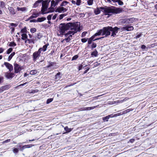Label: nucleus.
Wrapping results in <instances>:
<instances>
[{"instance_id": "f257e3e1", "label": "nucleus", "mask_w": 157, "mask_h": 157, "mask_svg": "<svg viewBox=\"0 0 157 157\" xmlns=\"http://www.w3.org/2000/svg\"><path fill=\"white\" fill-rule=\"evenodd\" d=\"M99 9L103 12L105 15L115 14L119 13L123 11L122 8L117 7L114 6L101 7Z\"/></svg>"}, {"instance_id": "f03ea898", "label": "nucleus", "mask_w": 157, "mask_h": 157, "mask_svg": "<svg viewBox=\"0 0 157 157\" xmlns=\"http://www.w3.org/2000/svg\"><path fill=\"white\" fill-rule=\"evenodd\" d=\"M99 9L103 12L105 15L115 14L119 13L123 11L122 8L117 7L114 6L101 7Z\"/></svg>"}, {"instance_id": "7ed1b4c3", "label": "nucleus", "mask_w": 157, "mask_h": 157, "mask_svg": "<svg viewBox=\"0 0 157 157\" xmlns=\"http://www.w3.org/2000/svg\"><path fill=\"white\" fill-rule=\"evenodd\" d=\"M68 23H70V24L69 25V29H70L71 31H69L67 33L65 34L66 36H68L71 34L73 35L78 31L80 30V27L78 26V24L71 22Z\"/></svg>"}, {"instance_id": "20e7f679", "label": "nucleus", "mask_w": 157, "mask_h": 157, "mask_svg": "<svg viewBox=\"0 0 157 157\" xmlns=\"http://www.w3.org/2000/svg\"><path fill=\"white\" fill-rule=\"evenodd\" d=\"M69 25L70 23L66 24L65 23H61L59 25V28L60 29L59 32L61 34L64 33L65 31L69 29Z\"/></svg>"}, {"instance_id": "39448f33", "label": "nucleus", "mask_w": 157, "mask_h": 157, "mask_svg": "<svg viewBox=\"0 0 157 157\" xmlns=\"http://www.w3.org/2000/svg\"><path fill=\"white\" fill-rule=\"evenodd\" d=\"M101 29L102 31V35H105V37H107L110 35V26L104 27Z\"/></svg>"}, {"instance_id": "423d86ee", "label": "nucleus", "mask_w": 157, "mask_h": 157, "mask_svg": "<svg viewBox=\"0 0 157 157\" xmlns=\"http://www.w3.org/2000/svg\"><path fill=\"white\" fill-rule=\"evenodd\" d=\"M42 6L41 10V13L42 14L48 13V12H45L46 11L48 8V1H44L42 2Z\"/></svg>"}, {"instance_id": "0eeeda50", "label": "nucleus", "mask_w": 157, "mask_h": 157, "mask_svg": "<svg viewBox=\"0 0 157 157\" xmlns=\"http://www.w3.org/2000/svg\"><path fill=\"white\" fill-rule=\"evenodd\" d=\"M58 67L56 65V63L54 62L49 61L48 62V64L46 68H47L54 69L57 68Z\"/></svg>"}, {"instance_id": "6e6552de", "label": "nucleus", "mask_w": 157, "mask_h": 157, "mask_svg": "<svg viewBox=\"0 0 157 157\" xmlns=\"http://www.w3.org/2000/svg\"><path fill=\"white\" fill-rule=\"evenodd\" d=\"M110 31L112 32L111 36L115 37L117 33L119 28L118 27L115 26L113 28L112 26H110Z\"/></svg>"}, {"instance_id": "1a4fd4ad", "label": "nucleus", "mask_w": 157, "mask_h": 157, "mask_svg": "<svg viewBox=\"0 0 157 157\" xmlns=\"http://www.w3.org/2000/svg\"><path fill=\"white\" fill-rule=\"evenodd\" d=\"M41 52L38 50L37 51L34 52L33 55V61H36V60L40 56Z\"/></svg>"}, {"instance_id": "9d476101", "label": "nucleus", "mask_w": 157, "mask_h": 157, "mask_svg": "<svg viewBox=\"0 0 157 157\" xmlns=\"http://www.w3.org/2000/svg\"><path fill=\"white\" fill-rule=\"evenodd\" d=\"M134 28L131 26V24L127 25L124 26H123L121 28L122 30L127 31H132L133 30Z\"/></svg>"}, {"instance_id": "9b49d317", "label": "nucleus", "mask_w": 157, "mask_h": 157, "mask_svg": "<svg viewBox=\"0 0 157 157\" xmlns=\"http://www.w3.org/2000/svg\"><path fill=\"white\" fill-rule=\"evenodd\" d=\"M67 10V9L63 7L59 6L55 10L56 12H58L59 13H64L66 12Z\"/></svg>"}, {"instance_id": "f8f14e48", "label": "nucleus", "mask_w": 157, "mask_h": 157, "mask_svg": "<svg viewBox=\"0 0 157 157\" xmlns=\"http://www.w3.org/2000/svg\"><path fill=\"white\" fill-rule=\"evenodd\" d=\"M96 36H94V34L93 36H91L90 38L88 39V44H91L92 41H94L95 40H99L101 38H104V37H100V38H98L95 39V37Z\"/></svg>"}, {"instance_id": "ddd939ff", "label": "nucleus", "mask_w": 157, "mask_h": 157, "mask_svg": "<svg viewBox=\"0 0 157 157\" xmlns=\"http://www.w3.org/2000/svg\"><path fill=\"white\" fill-rule=\"evenodd\" d=\"M134 20L133 18H129L127 19H124L122 23L124 24H128L132 23Z\"/></svg>"}, {"instance_id": "4468645a", "label": "nucleus", "mask_w": 157, "mask_h": 157, "mask_svg": "<svg viewBox=\"0 0 157 157\" xmlns=\"http://www.w3.org/2000/svg\"><path fill=\"white\" fill-rule=\"evenodd\" d=\"M4 64L6 67L9 69L10 71H11L13 70V66L7 62H5Z\"/></svg>"}, {"instance_id": "2eb2a0df", "label": "nucleus", "mask_w": 157, "mask_h": 157, "mask_svg": "<svg viewBox=\"0 0 157 157\" xmlns=\"http://www.w3.org/2000/svg\"><path fill=\"white\" fill-rule=\"evenodd\" d=\"M14 70L15 73H17L20 71V66L16 63H14Z\"/></svg>"}, {"instance_id": "dca6fc26", "label": "nucleus", "mask_w": 157, "mask_h": 157, "mask_svg": "<svg viewBox=\"0 0 157 157\" xmlns=\"http://www.w3.org/2000/svg\"><path fill=\"white\" fill-rule=\"evenodd\" d=\"M49 45V44L47 43L43 46L42 48H40L38 49L41 52V51L45 52L46 51L48 46Z\"/></svg>"}, {"instance_id": "f3484780", "label": "nucleus", "mask_w": 157, "mask_h": 157, "mask_svg": "<svg viewBox=\"0 0 157 157\" xmlns=\"http://www.w3.org/2000/svg\"><path fill=\"white\" fill-rule=\"evenodd\" d=\"M43 1V0H39L36 1L33 4V7L36 8L39 6H40V3Z\"/></svg>"}, {"instance_id": "a211bd4d", "label": "nucleus", "mask_w": 157, "mask_h": 157, "mask_svg": "<svg viewBox=\"0 0 157 157\" xmlns=\"http://www.w3.org/2000/svg\"><path fill=\"white\" fill-rule=\"evenodd\" d=\"M14 74L11 72H9L6 73L5 75L6 77L9 79L12 78L13 77Z\"/></svg>"}, {"instance_id": "6ab92c4d", "label": "nucleus", "mask_w": 157, "mask_h": 157, "mask_svg": "<svg viewBox=\"0 0 157 157\" xmlns=\"http://www.w3.org/2000/svg\"><path fill=\"white\" fill-rule=\"evenodd\" d=\"M34 145L32 144L25 145L23 146L21 148L20 150H22L26 148H29L32 147Z\"/></svg>"}, {"instance_id": "aec40b11", "label": "nucleus", "mask_w": 157, "mask_h": 157, "mask_svg": "<svg viewBox=\"0 0 157 157\" xmlns=\"http://www.w3.org/2000/svg\"><path fill=\"white\" fill-rule=\"evenodd\" d=\"M35 39H27V40H25V43H27L29 44H31V43H33L34 44L35 43Z\"/></svg>"}, {"instance_id": "412c9836", "label": "nucleus", "mask_w": 157, "mask_h": 157, "mask_svg": "<svg viewBox=\"0 0 157 157\" xmlns=\"http://www.w3.org/2000/svg\"><path fill=\"white\" fill-rule=\"evenodd\" d=\"M43 37V36L40 33H37L36 36L35 37V40H37L38 39H40Z\"/></svg>"}, {"instance_id": "4be33fe9", "label": "nucleus", "mask_w": 157, "mask_h": 157, "mask_svg": "<svg viewBox=\"0 0 157 157\" xmlns=\"http://www.w3.org/2000/svg\"><path fill=\"white\" fill-rule=\"evenodd\" d=\"M64 129L66 132V133H69L71 132L73 129V128H69L67 126L64 128Z\"/></svg>"}, {"instance_id": "5701e85b", "label": "nucleus", "mask_w": 157, "mask_h": 157, "mask_svg": "<svg viewBox=\"0 0 157 157\" xmlns=\"http://www.w3.org/2000/svg\"><path fill=\"white\" fill-rule=\"evenodd\" d=\"M94 13L95 15H98L100 14L101 13V11L99 8L97 7L96 9L94 10Z\"/></svg>"}, {"instance_id": "b1692460", "label": "nucleus", "mask_w": 157, "mask_h": 157, "mask_svg": "<svg viewBox=\"0 0 157 157\" xmlns=\"http://www.w3.org/2000/svg\"><path fill=\"white\" fill-rule=\"evenodd\" d=\"M8 10L10 13V14H14L15 12L13 8L11 7L8 8Z\"/></svg>"}, {"instance_id": "393cba45", "label": "nucleus", "mask_w": 157, "mask_h": 157, "mask_svg": "<svg viewBox=\"0 0 157 157\" xmlns=\"http://www.w3.org/2000/svg\"><path fill=\"white\" fill-rule=\"evenodd\" d=\"M46 20V18L45 17H38L37 19V22H41Z\"/></svg>"}, {"instance_id": "a878e982", "label": "nucleus", "mask_w": 157, "mask_h": 157, "mask_svg": "<svg viewBox=\"0 0 157 157\" xmlns=\"http://www.w3.org/2000/svg\"><path fill=\"white\" fill-rule=\"evenodd\" d=\"M60 73L59 72L56 75H55V79L56 80H59L61 78V76H60Z\"/></svg>"}, {"instance_id": "bb28decb", "label": "nucleus", "mask_w": 157, "mask_h": 157, "mask_svg": "<svg viewBox=\"0 0 157 157\" xmlns=\"http://www.w3.org/2000/svg\"><path fill=\"white\" fill-rule=\"evenodd\" d=\"M68 3L69 2L66 1H64L61 3L60 6L62 7L65 6H66Z\"/></svg>"}, {"instance_id": "cd10ccee", "label": "nucleus", "mask_w": 157, "mask_h": 157, "mask_svg": "<svg viewBox=\"0 0 157 157\" xmlns=\"http://www.w3.org/2000/svg\"><path fill=\"white\" fill-rule=\"evenodd\" d=\"M21 39L23 40H26L27 38V36L26 33H23L21 35Z\"/></svg>"}, {"instance_id": "c85d7f7f", "label": "nucleus", "mask_w": 157, "mask_h": 157, "mask_svg": "<svg viewBox=\"0 0 157 157\" xmlns=\"http://www.w3.org/2000/svg\"><path fill=\"white\" fill-rule=\"evenodd\" d=\"M102 33V31L101 29L99 30L97 33H96L94 34V36H97L100 35Z\"/></svg>"}, {"instance_id": "c756f323", "label": "nucleus", "mask_w": 157, "mask_h": 157, "mask_svg": "<svg viewBox=\"0 0 157 157\" xmlns=\"http://www.w3.org/2000/svg\"><path fill=\"white\" fill-rule=\"evenodd\" d=\"M15 54V52H13L9 56L8 59V61H10L12 58L13 57L14 55Z\"/></svg>"}, {"instance_id": "7c9ffc66", "label": "nucleus", "mask_w": 157, "mask_h": 157, "mask_svg": "<svg viewBox=\"0 0 157 157\" xmlns=\"http://www.w3.org/2000/svg\"><path fill=\"white\" fill-rule=\"evenodd\" d=\"M37 72V71L36 70H31L30 72V74L32 75H34L36 74Z\"/></svg>"}, {"instance_id": "2f4dec72", "label": "nucleus", "mask_w": 157, "mask_h": 157, "mask_svg": "<svg viewBox=\"0 0 157 157\" xmlns=\"http://www.w3.org/2000/svg\"><path fill=\"white\" fill-rule=\"evenodd\" d=\"M91 56H94L95 57H96L98 55V52L97 50H95V51L93 52L91 54Z\"/></svg>"}, {"instance_id": "473e14b6", "label": "nucleus", "mask_w": 157, "mask_h": 157, "mask_svg": "<svg viewBox=\"0 0 157 157\" xmlns=\"http://www.w3.org/2000/svg\"><path fill=\"white\" fill-rule=\"evenodd\" d=\"M27 32V28L26 27H25L23 29H22L20 31L21 33H26Z\"/></svg>"}, {"instance_id": "72a5a7b5", "label": "nucleus", "mask_w": 157, "mask_h": 157, "mask_svg": "<svg viewBox=\"0 0 157 157\" xmlns=\"http://www.w3.org/2000/svg\"><path fill=\"white\" fill-rule=\"evenodd\" d=\"M67 15V14L66 13H63L60 14L59 16V20L62 19L64 17L66 16Z\"/></svg>"}, {"instance_id": "f704fd0d", "label": "nucleus", "mask_w": 157, "mask_h": 157, "mask_svg": "<svg viewBox=\"0 0 157 157\" xmlns=\"http://www.w3.org/2000/svg\"><path fill=\"white\" fill-rule=\"evenodd\" d=\"M133 110V109H127L123 111V114H124L126 113H128L130 111H132Z\"/></svg>"}, {"instance_id": "c9c22d12", "label": "nucleus", "mask_w": 157, "mask_h": 157, "mask_svg": "<svg viewBox=\"0 0 157 157\" xmlns=\"http://www.w3.org/2000/svg\"><path fill=\"white\" fill-rule=\"evenodd\" d=\"M53 100V98H50L48 99L46 101V103L47 104H49L51 102H52Z\"/></svg>"}, {"instance_id": "e433bc0d", "label": "nucleus", "mask_w": 157, "mask_h": 157, "mask_svg": "<svg viewBox=\"0 0 157 157\" xmlns=\"http://www.w3.org/2000/svg\"><path fill=\"white\" fill-rule=\"evenodd\" d=\"M103 120L104 121H108V119H109V117L108 116L105 117H103L102 118Z\"/></svg>"}, {"instance_id": "4c0bfd02", "label": "nucleus", "mask_w": 157, "mask_h": 157, "mask_svg": "<svg viewBox=\"0 0 157 157\" xmlns=\"http://www.w3.org/2000/svg\"><path fill=\"white\" fill-rule=\"evenodd\" d=\"M96 106H94L91 107H86V108H86V110H91V109H94L95 108H96Z\"/></svg>"}, {"instance_id": "58836bf2", "label": "nucleus", "mask_w": 157, "mask_h": 157, "mask_svg": "<svg viewBox=\"0 0 157 157\" xmlns=\"http://www.w3.org/2000/svg\"><path fill=\"white\" fill-rule=\"evenodd\" d=\"M94 0H88L87 1V4L89 5H91L93 3Z\"/></svg>"}, {"instance_id": "ea45409f", "label": "nucleus", "mask_w": 157, "mask_h": 157, "mask_svg": "<svg viewBox=\"0 0 157 157\" xmlns=\"http://www.w3.org/2000/svg\"><path fill=\"white\" fill-rule=\"evenodd\" d=\"M55 1L54 0H52L51 2V6L52 7H54L55 6Z\"/></svg>"}, {"instance_id": "a19ab883", "label": "nucleus", "mask_w": 157, "mask_h": 157, "mask_svg": "<svg viewBox=\"0 0 157 157\" xmlns=\"http://www.w3.org/2000/svg\"><path fill=\"white\" fill-rule=\"evenodd\" d=\"M78 56L77 55H75L73 56L71 59L72 61H73L74 60H76L78 58Z\"/></svg>"}, {"instance_id": "79ce46f5", "label": "nucleus", "mask_w": 157, "mask_h": 157, "mask_svg": "<svg viewBox=\"0 0 157 157\" xmlns=\"http://www.w3.org/2000/svg\"><path fill=\"white\" fill-rule=\"evenodd\" d=\"M36 31V29L34 28H31L30 29V31L31 33H33L35 32Z\"/></svg>"}, {"instance_id": "37998d69", "label": "nucleus", "mask_w": 157, "mask_h": 157, "mask_svg": "<svg viewBox=\"0 0 157 157\" xmlns=\"http://www.w3.org/2000/svg\"><path fill=\"white\" fill-rule=\"evenodd\" d=\"M55 0V6H57L58 5L59 2H60L62 1V0Z\"/></svg>"}, {"instance_id": "c03bdc74", "label": "nucleus", "mask_w": 157, "mask_h": 157, "mask_svg": "<svg viewBox=\"0 0 157 157\" xmlns=\"http://www.w3.org/2000/svg\"><path fill=\"white\" fill-rule=\"evenodd\" d=\"M81 2V0H77L76 2V4L77 6H79L80 5Z\"/></svg>"}, {"instance_id": "a18cd8bd", "label": "nucleus", "mask_w": 157, "mask_h": 157, "mask_svg": "<svg viewBox=\"0 0 157 157\" xmlns=\"http://www.w3.org/2000/svg\"><path fill=\"white\" fill-rule=\"evenodd\" d=\"M13 49L12 48H10L8 49L6 51V53L7 54H9L12 51Z\"/></svg>"}, {"instance_id": "49530a36", "label": "nucleus", "mask_w": 157, "mask_h": 157, "mask_svg": "<svg viewBox=\"0 0 157 157\" xmlns=\"http://www.w3.org/2000/svg\"><path fill=\"white\" fill-rule=\"evenodd\" d=\"M49 9H50V11L48 12H48H54L55 11L54 7H52L51 6L49 8Z\"/></svg>"}, {"instance_id": "de8ad7c7", "label": "nucleus", "mask_w": 157, "mask_h": 157, "mask_svg": "<svg viewBox=\"0 0 157 157\" xmlns=\"http://www.w3.org/2000/svg\"><path fill=\"white\" fill-rule=\"evenodd\" d=\"M117 2H118V4L119 5H123V2L121 0H117Z\"/></svg>"}, {"instance_id": "09e8293b", "label": "nucleus", "mask_w": 157, "mask_h": 157, "mask_svg": "<svg viewBox=\"0 0 157 157\" xmlns=\"http://www.w3.org/2000/svg\"><path fill=\"white\" fill-rule=\"evenodd\" d=\"M5 6V3L4 2L1 1L0 2V6L2 8H3Z\"/></svg>"}, {"instance_id": "8fccbe9b", "label": "nucleus", "mask_w": 157, "mask_h": 157, "mask_svg": "<svg viewBox=\"0 0 157 157\" xmlns=\"http://www.w3.org/2000/svg\"><path fill=\"white\" fill-rule=\"evenodd\" d=\"M13 148V151L14 153H16L18 152L19 150L18 149H17V148Z\"/></svg>"}, {"instance_id": "3c124183", "label": "nucleus", "mask_w": 157, "mask_h": 157, "mask_svg": "<svg viewBox=\"0 0 157 157\" xmlns=\"http://www.w3.org/2000/svg\"><path fill=\"white\" fill-rule=\"evenodd\" d=\"M97 46V44L95 43H93L91 46V48L93 49L95 48H96Z\"/></svg>"}, {"instance_id": "603ef678", "label": "nucleus", "mask_w": 157, "mask_h": 157, "mask_svg": "<svg viewBox=\"0 0 157 157\" xmlns=\"http://www.w3.org/2000/svg\"><path fill=\"white\" fill-rule=\"evenodd\" d=\"M88 39V38H85L82 39L81 41L82 43H85L86 42Z\"/></svg>"}, {"instance_id": "864d4df0", "label": "nucleus", "mask_w": 157, "mask_h": 157, "mask_svg": "<svg viewBox=\"0 0 157 157\" xmlns=\"http://www.w3.org/2000/svg\"><path fill=\"white\" fill-rule=\"evenodd\" d=\"M16 45V44L14 42H11L10 43L9 46H13Z\"/></svg>"}, {"instance_id": "5fc2aeb1", "label": "nucleus", "mask_w": 157, "mask_h": 157, "mask_svg": "<svg viewBox=\"0 0 157 157\" xmlns=\"http://www.w3.org/2000/svg\"><path fill=\"white\" fill-rule=\"evenodd\" d=\"M142 35V34L141 33H140L139 34H138L135 37V38L136 39H137L138 38H139V37H140Z\"/></svg>"}, {"instance_id": "6e6d98bb", "label": "nucleus", "mask_w": 157, "mask_h": 157, "mask_svg": "<svg viewBox=\"0 0 157 157\" xmlns=\"http://www.w3.org/2000/svg\"><path fill=\"white\" fill-rule=\"evenodd\" d=\"M87 32H82V37H84L86 36V34H87Z\"/></svg>"}, {"instance_id": "4d7b16f0", "label": "nucleus", "mask_w": 157, "mask_h": 157, "mask_svg": "<svg viewBox=\"0 0 157 157\" xmlns=\"http://www.w3.org/2000/svg\"><path fill=\"white\" fill-rule=\"evenodd\" d=\"M27 9L25 7L20 8V11H24L26 10Z\"/></svg>"}, {"instance_id": "13d9d810", "label": "nucleus", "mask_w": 157, "mask_h": 157, "mask_svg": "<svg viewBox=\"0 0 157 157\" xmlns=\"http://www.w3.org/2000/svg\"><path fill=\"white\" fill-rule=\"evenodd\" d=\"M65 40L67 42H68L71 40V39L70 37H68L67 38H65Z\"/></svg>"}, {"instance_id": "bf43d9fd", "label": "nucleus", "mask_w": 157, "mask_h": 157, "mask_svg": "<svg viewBox=\"0 0 157 157\" xmlns=\"http://www.w3.org/2000/svg\"><path fill=\"white\" fill-rule=\"evenodd\" d=\"M38 91V90L37 89L32 90L31 92V93H35L37 92Z\"/></svg>"}, {"instance_id": "052dcab7", "label": "nucleus", "mask_w": 157, "mask_h": 157, "mask_svg": "<svg viewBox=\"0 0 157 157\" xmlns=\"http://www.w3.org/2000/svg\"><path fill=\"white\" fill-rule=\"evenodd\" d=\"M82 67H83V65H82L81 64L80 65L78 66V71H80L81 70H82Z\"/></svg>"}, {"instance_id": "680f3d73", "label": "nucleus", "mask_w": 157, "mask_h": 157, "mask_svg": "<svg viewBox=\"0 0 157 157\" xmlns=\"http://www.w3.org/2000/svg\"><path fill=\"white\" fill-rule=\"evenodd\" d=\"M52 15H48L47 17V19L49 21H50V20H51V18H52Z\"/></svg>"}, {"instance_id": "e2e57ef3", "label": "nucleus", "mask_w": 157, "mask_h": 157, "mask_svg": "<svg viewBox=\"0 0 157 157\" xmlns=\"http://www.w3.org/2000/svg\"><path fill=\"white\" fill-rule=\"evenodd\" d=\"M90 68L89 67H88L87 68V69L84 71L83 74H85L86 73L88 72V71L90 70Z\"/></svg>"}, {"instance_id": "0e129e2a", "label": "nucleus", "mask_w": 157, "mask_h": 157, "mask_svg": "<svg viewBox=\"0 0 157 157\" xmlns=\"http://www.w3.org/2000/svg\"><path fill=\"white\" fill-rule=\"evenodd\" d=\"M37 22V20H36V19H33L30 20V22Z\"/></svg>"}, {"instance_id": "69168bd1", "label": "nucleus", "mask_w": 157, "mask_h": 157, "mask_svg": "<svg viewBox=\"0 0 157 157\" xmlns=\"http://www.w3.org/2000/svg\"><path fill=\"white\" fill-rule=\"evenodd\" d=\"M57 16V14H55L52 17V19L53 20H55L56 19Z\"/></svg>"}, {"instance_id": "338daca9", "label": "nucleus", "mask_w": 157, "mask_h": 157, "mask_svg": "<svg viewBox=\"0 0 157 157\" xmlns=\"http://www.w3.org/2000/svg\"><path fill=\"white\" fill-rule=\"evenodd\" d=\"M37 17V16L32 15L29 17V19H33V18H35L36 17Z\"/></svg>"}, {"instance_id": "774afa93", "label": "nucleus", "mask_w": 157, "mask_h": 157, "mask_svg": "<svg viewBox=\"0 0 157 157\" xmlns=\"http://www.w3.org/2000/svg\"><path fill=\"white\" fill-rule=\"evenodd\" d=\"M135 140L134 139H131L130 140L129 142L131 143H133L134 142Z\"/></svg>"}]
</instances>
